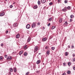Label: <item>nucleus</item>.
Instances as JSON below:
<instances>
[{"mask_svg":"<svg viewBox=\"0 0 75 75\" xmlns=\"http://www.w3.org/2000/svg\"><path fill=\"white\" fill-rule=\"evenodd\" d=\"M38 50V46H35L34 48V52H37Z\"/></svg>","mask_w":75,"mask_h":75,"instance_id":"f257e3e1","label":"nucleus"},{"mask_svg":"<svg viewBox=\"0 0 75 75\" xmlns=\"http://www.w3.org/2000/svg\"><path fill=\"white\" fill-rule=\"evenodd\" d=\"M67 7H65L64 8V9H63L62 10V11H64V12H65L67 11Z\"/></svg>","mask_w":75,"mask_h":75,"instance_id":"f03ea898","label":"nucleus"},{"mask_svg":"<svg viewBox=\"0 0 75 75\" xmlns=\"http://www.w3.org/2000/svg\"><path fill=\"white\" fill-rule=\"evenodd\" d=\"M36 26V25L35 24V23H33V25H32V28H34V27H35Z\"/></svg>","mask_w":75,"mask_h":75,"instance_id":"7ed1b4c3","label":"nucleus"},{"mask_svg":"<svg viewBox=\"0 0 75 75\" xmlns=\"http://www.w3.org/2000/svg\"><path fill=\"white\" fill-rule=\"evenodd\" d=\"M7 60H11L12 59V57L11 56H8V58H7Z\"/></svg>","mask_w":75,"mask_h":75,"instance_id":"20e7f679","label":"nucleus"},{"mask_svg":"<svg viewBox=\"0 0 75 75\" xmlns=\"http://www.w3.org/2000/svg\"><path fill=\"white\" fill-rule=\"evenodd\" d=\"M5 15V13L4 12H2L0 14V16H4Z\"/></svg>","mask_w":75,"mask_h":75,"instance_id":"39448f33","label":"nucleus"},{"mask_svg":"<svg viewBox=\"0 0 75 75\" xmlns=\"http://www.w3.org/2000/svg\"><path fill=\"white\" fill-rule=\"evenodd\" d=\"M26 28H27L28 29H29L30 28V24H27L26 25Z\"/></svg>","mask_w":75,"mask_h":75,"instance_id":"423d86ee","label":"nucleus"},{"mask_svg":"<svg viewBox=\"0 0 75 75\" xmlns=\"http://www.w3.org/2000/svg\"><path fill=\"white\" fill-rule=\"evenodd\" d=\"M16 38H20V35L18 33L17 35H16Z\"/></svg>","mask_w":75,"mask_h":75,"instance_id":"0eeeda50","label":"nucleus"},{"mask_svg":"<svg viewBox=\"0 0 75 75\" xmlns=\"http://www.w3.org/2000/svg\"><path fill=\"white\" fill-rule=\"evenodd\" d=\"M28 48V47H27V45H25L24 47V49L25 50H27Z\"/></svg>","mask_w":75,"mask_h":75,"instance_id":"6e6552de","label":"nucleus"},{"mask_svg":"<svg viewBox=\"0 0 75 75\" xmlns=\"http://www.w3.org/2000/svg\"><path fill=\"white\" fill-rule=\"evenodd\" d=\"M50 53V50H48V51L46 52V54L47 55H49Z\"/></svg>","mask_w":75,"mask_h":75,"instance_id":"1a4fd4ad","label":"nucleus"},{"mask_svg":"<svg viewBox=\"0 0 75 75\" xmlns=\"http://www.w3.org/2000/svg\"><path fill=\"white\" fill-rule=\"evenodd\" d=\"M41 2L42 3H45L46 2V0H41Z\"/></svg>","mask_w":75,"mask_h":75,"instance_id":"9d476101","label":"nucleus"},{"mask_svg":"<svg viewBox=\"0 0 75 75\" xmlns=\"http://www.w3.org/2000/svg\"><path fill=\"white\" fill-rule=\"evenodd\" d=\"M41 62V61H40V60H38L36 62V64H40V63Z\"/></svg>","mask_w":75,"mask_h":75,"instance_id":"9b49d317","label":"nucleus"},{"mask_svg":"<svg viewBox=\"0 0 75 75\" xmlns=\"http://www.w3.org/2000/svg\"><path fill=\"white\" fill-rule=\"evenodd\" d=\"M31 38L29 37L28 40V42H29L30 41V40H31Z\"/></svg>","mask_w":75,"mask_h":75,"instance_id":"f8f14e48","label":"nucleus"},{"mask_svg":"<svg viewBox=\"0 0 75 75\" xmlns=\"http://www.w3.org/2000/svg\"><path fill=\"white\" fill-rule=\"evenodd\" d=\"M42 40H43V41H45L47 40V38H42Z\"/></svg>","mask_w":75,"mask_h":75,"instance_id":"ddd939ff","label":"nucleus"},{"mask_svg":"<svg viewBox=\"0 0 75 75\" xmlns=\"http://www.w3.org/2000/svg\"><path fill=\"white\" fill-rule=\"evenodd\" d=\"M37 7H38L37 6L35 5V6H34L33 8L34 9H36V8H37Z\"/></svg>","mask_w":75,"mask_h":75,"instance_id":"4468645a","label":"nucleus"},{"mask_svg":"<svg viewBox=\"0 0 75 75\" xmlns=\"http://www.w3.org/2000/svg\"><path fill=\"white\" fill-rule=\"evenodd\" d=\"M68 23H67V21H66L65 23H64V25H68Z\"/></svg>","mask_w":75,"mask_h":75,"instance_id":"2eb2a0df","label":"nucleus"},{"mask_svg":"<svg viewBox=\"0 0 75 75\" xmlns=\"http://www.w3.org/2000/svg\"><path fill=\"white\" fill-rule=\"evenodd\" d=\"M62 18H61L59 20V22L60 23H62Z\"/></svg>","mask_w":75,"mask_h":75,"instance_id":"dca6fc26","label":"nucleus"},{"mask_svg":"<svg viewBox=\"0 0 75 75\" xmlns=\"http://www.w3.org/2000/svg\"><path fill=\"white\" fill-rule=\"evenodd\" d=\"M23 53V51H21L19 52V55H21Z\"/></svg>","mask_w":75,"mask_h":75,"instance_id":"f3484780","label":"nucleus"},{"mask_svg":"<svg viewBox=\"0 0 75 75\" xmlns=\"http://www.w3.org/2000/svg\"><path fill=\"white\" fill-rule=\"evenodd\" d=\"M13 71L15 72L17 71V69H16V68H13Z\"/></svg>","mask_w":75,"mask_h":75,"instance_id":"a211bd4d","label":"nucleus"},{"mask_svg":"<svg viewBox=\"0 0 75 75\" xmlns=\"http://www.w3.org/2000/svg\"><path fill=\"white\" fill-rule=\"evenodd\" d=\"M74 16L73 15H71L70 16V18H74Z\"/></svg>","mask_w":75,"mask_h":75,"instance_id":"6ab92c4d","label":"nucleus"},{"mask_svg":"<svg viewBox=\"0 0 75 75\" xmlns=\"http://www.w3.org/2000/svg\"><path fill=\"white\" fill-rule=\"evenodd\" d=\"M9 70L11 72H13V68H10L9 69Z\"/></svg>","mask_w":75,"mask_h":75,"instance_id":"aec40b11","label":"nucleus"},{"mask_svg":"<svg viewBox=\"0 0 75 75\" xmlns=\"http://www.w3.org/2000/svg\"><path fill=\"white\" fill-rule=\"evenodd\" d=\"M67 10L68 9V10H70L71 9V7L70 6H68L67 8Z\"/></svg>","mask_w":75,"mask_h":75,"instance_id":"412c9836","label":"nucleus"},{"mask_svg":"<svg viewBox=\"0 0 75 75\" xmlns=\"http://www.w3.org/2000/svg\"><path fill=\"white\" fill-rule=\"evenodd\" d=\"M55 28V26H53L52 28V29L53 30V29H54Z\"/></svg>","mask_w":75,"mask_h":75,"instance_id":"4be33fe9","label":"nucleus"},{"mask_svg":"<svg viewBox=\"0 0 75 75\" xmlns=\"http://www.w3.org/2000/svg\"><path fill=\"white\" fill-rule=\"evenodd\" d=\"M49 48V47L48 46H46L45 47V49L46 50H48Z\"/></svg>","mask_w":75,"mask_h":75,"instance_id":"5701e85b","label":"nucleus"},{"mask_svg":"<svg viewBox=\"0 0 75 75\" xmlns=\"http://www.w3.org/2000/svg\"><path fill=\"white\" fill-rule=\"evenodd\" d=\"M38 5H40V4H41V3L40 2V1H38Z\"/></svg>","mask_w":75,"mask_h":75,"instance_id":"b1692460","label":"nucleus"},{"mask_svg":"<svg viewBox=\"0 0 75 75\" xmlns=\"http://www.w3.org/2000/svg\"><path fill=\"white\" fill-rule=\"evenodd\" d=\"M68 55V53L67 52H65V55L66 56H67Z\"/></svg>","mask_w":75,"mask_h":75,"instance_id":"393cba45","label":"nucleus"},{"mask_svg":"<svg viewBox=\"0 0 75 75\" xmlns=\"http://www.w3.org/2000/svg\"><path fill=\"white\" fill-rule=\"evenodd\" d=\"M24 56H26V55H27V53L26 52H25L24 53Z\"/></svg>","mask_w":75,"mask_h":75,"instance_id":"a878e982","label":"nucleus"},{"mask_svg":"<svg viewBox=\"0 0 75 75\" xmlns=\"http://www.w3.org/2000/svg\"><path fill=\"white\" fill-rule=\"evenodd\" d=\"M30 74V72H28L26 73L25 75H28V74Z\"/></svg>","mask_w":75,"mask_h":75,"instance_id":"bb28decb","label":"nucleus"},{"mask_svg":"<svg viewBox=\"0 0 75 75\" xmlns=\"http://www.w3.org/2000/svg\"><path fill=\"white\" fill-rule=\"evenodd\" d=\"M17 25H18V24L17 23L15 24V27H17Z\"/></svg>","mask_w":75,"mask_h":75,"instance_id":"cd10ccee","label":"nucleus"},{"mask_svg":"<svg viewBox=\"0 0 75 75\" xmlns=\"http://www.w3.org/2000/svg\"><path fill=\"white\" fill-rule=\"evenodd\" d=\"M52 19V18H50L49 19V21H51Z\"/></svg>","mask_w":75,"mask_h":75,"instance_id":"c85d7f7f","label":"nucleus"},{"mask_svg":"<svg viewBox=\"0 0 75 75\" xmlns=\"http://www.w3.org/2000/svg\"><path fill=\"white\" fill-rule=\"evenodd\" d=\"M70 72H70V71H67L68 74H70Z\"/></svg>","mask_w":75,"mask_h":75,"instance_id":"c756f323","label":"nucleus"},{"mask_svg":"<svg viewBox=\"0 0 75 75\" xmlns=\"http://www.w3.org/2000/svg\"><path fill=\"white\" fill-rule=\"evenodd\" d=\"M64 3H68V1H67V0H65L64 1Z\"/></svg>","mask_w":75,"mask_h":75,"instance_id":"7c9ffc66","label":"nucleus"},{"mask_svg":"<svg viewBox=\"0 0 75 75\" xmlns=\"http://www.w3.org/2000/svg\"><path fill=\"white\" fill-rule=\"evenodd\" d=\"M72 21H73V19H70V22H72Z\"/></svg>","mask_w":75,"mask_h":75,"instance_id":"2f4dec72","label":"nucleus"},{"mask_svg":"<svg viewBox=\"0 0 75 75\" xmlns=\"http://www.w3.org/2000/svg\"><path fill=\"white\" fill-rule=\"evenodd\" d=\"M1 47H3V45H4V44H3V43H2L1 45Z\"/></svg>","mask_w":75,"mask_h":75,"instance_id":"473e14b6","label":"nucleus"},{"mask_svg":"<svg viewBox=\"0 0 75 75\" xmlns=\"http://www.w3.org/2000/svg\"><path fill=\"white\" fill-rule=\"evenodd\" d=\"M52 50H54L55 49V47H52Z\"/></svg>","mask_w":75,"mask_h":75,"instance_id":"72a5a7b5","label":"nucleus"},{"mask_svg":"<svg viewBox=\"0 0 75 75\" xmlns=\"http://www.w3.org/2000/svg\"><path fill=\"white\" fill-rule=\"evenodd\" d=\"M66 74L65 72H64L63 74H62V75H66Z\"/></svg>","mask_w":75,"mask_h":75,"instance_id":"f704fd0d","label":"nucleus"},{"mask_svg":"<svg viewBox=\"0 0 75 75\" xmlns=\"http://www.w3.org/2000/svg\"><path fill=\"white\" fill-rule=\"evenodd\" d=\"M10 8H13V5H11L10 6Z\"/></svg>","mask_w":75,"mask_h":75,"instance_id":"c9c22d12","label":"nucleus"},{"mask_svg":"<svg viewBox=\"0 0 75 75\" xmlns=\"http://www.w3.org/2000/svg\"><path fill=\"white\" fill-rule=\"evenodd\" d=\"M50 24H50V23H49L48 24H47V26H48V27H49Z\"/></svg>","mask_w":75,"mask_h":75,"instance_id":"e433bc0d","label":"nucleus"},{"mask_svg":"<svg viewBox=\"0 0 75 75\" xmlns=\"http://www.w3.org/2000/svg\"><path fill=\"white\" fill-rule=\"evenodd\" d=\"M3 59V57L2 56H1L0 57V59Z\"/></svg>","mask_w":75,"mask_h":75,"instance_id":"4c0bfd02","label":"nucleus"},{"mask_svg":"<svg viewBox=\"0 0 75 75\" xmlns=\"http://www.w3.org/2000/svg\"><path fill=\"white\" fill-rule=\"evenodd\" d=\"M73 62H74V61H75V58L73 59Z\"/></svg>","mask_w":75,"mask_h":75,"instance_id":"58836bf2","label":"nucleus"},{"mask_svg":"<svg viewBox=\"0 0 75 75\" xmlns=\"http://www.w3.org/2000/svg\"><path fill=\"white\" fill-rule=\"evenodd\" d=\"M73 69L74 70H75V66L73 67Z\"/></svg>","mask_w":75,"mask_h":75,"instance_id":"ea45409f","label":"nucleus"},{"mask_svg":"<svg viewBox=\"0 0 75 75\" xmlns=\"http://www.w3.org/2000/svg\"><path fill=\"white\" fill-rule=\"evenodd\" d=\"M68 65H71V63H68Z\"/></svg>","mask_w":75,"mask_h":75,"instance_id":"a19ab883","label":"nucleus"},{"mask_svg":"<svg viewBox=\"0 0 75 75\" xmlns=\"http://www.w3.org/2000/svg\"><path fill=\"white\" fill-rule=\"evenodd\" d=\"M52 2H50L49 3V5H52Z\"/></svg>","mask_w":75,"mask_h":75,"instance_id":"79ce46f5","label":"nucleus"},{"mask_svg":"<svg viewBox=\"0 0 75 75\" xmlns=\"http://www.w3.org/2000/svg\"><path fill=\"white\" fill-rule=\"evenodd\" d=\"M7 55H5V58H7Z\"/></svg>","mask_w":75,"mask_h":75,"instance_id":"37998d69","label":"nucleus"},{"mask_svg":"<svg viewBox=\"0 0 75 75\" xmlns=\"http://www.w3.org/2000/svg\"><path fill=\"white\" fill-rule=\"evenodd\" d=\"M75 54H73L72 56L73 57H75Z\"/></svg>","mask_w":75,"mask_h":75,"instance_id":"c03bdc74","label":"nucleus"},{"mask_svg":"<svg viewBox=\"0 0 75 75\" xmlns=\"http://www.w3.org/2000/svg\"><path fill=\"white\" fill-rule=\"evenodd\" d=\"M63 65L64 66H65V63H63Z\"/></svg>","mask_w":75,"mask_h":75,"instance_id":"a18cd8bd","label":"nucleus"},{"mask_svg":"<svg viewBox=\"0 0 75 75\" xmlns=\"http://www.w3.org/2000/svg\"><path fill=\"white\" fill-rule=\"evenodd\" d=\"M71 48H74V45H72L71 46Z\"/></svg>","mask_w":75,"mask_h":75,"instance_id":"49530a36","label":"nucleus"},{"mask_svg":"<svg viewBox=\"0 0 75 75\" xmlns=\"http://www.w3.org/2000/svg\"><path fill=\"white\" fill-rule=\"evenodd\" d=\"M60 1H61V0H58V3H59V2H60Z\"/></svg>","mask_w":75,"mask_h":75,"instance_id":"de8ad7c7","label":"nucleus"},{"mask_svg":"<svg viewBox=\"0 0 75 75\" xmlns=\"http://www.w3.org/2000/svg\"><path fill=\"white\" fill-rule=\"evenodd\" d=\"M38 25H40V23H38Z\"/></svg>","mask_w":75,"mask_h":75,"instance_id":"09e8293b","label":"nucleus"},{"mask_svg":"<svg viewBox=\"0 0 75 75\" xmlns=\"http://www.w3.org/2000/svg\"><path fill=\"white\" fill-rule=\"evenodd\" d=\"M8 33V30H7L6 32V33Z\"/></svg>","mask_w":75,"mask_h":75,"instance_id":"8fccbe9b","label":"nucleus"},{"mask_svg":"<svg viewBox=\"0 0 75 75\" xmlns=\"http://www.w3.org/2000/svg\"><path fill=\"white\" fill-rule=\"evenodd\" d=\"M68 48H70V46L68 45Z\"/></svg>","mask_w":75,"mask_h":75,"instance_id":"3c124183","label":"nucleus"},{"mask_svg":"<svg viewBox=\"0 0 75 75\" xmlns=\"http://www.w3.org/2000/svg\"><path fill=\"white\" fill-rule=\"evenodd\" d=\"M43 29H44H44H45V28H44V27H43Z\"/></svg>","mask_w":75,"mask_h":75,"instance_id":"603ef678","label":"nucleus"},{"mask_svg":"<svg viewBox=\"0 0 75 75\" xmlns=\"http://www.w3.org/2000/svg\"><path fill=\"white\" fill-rule=\"evenodd\" d=\"M40 54H41V53H40L39 54V55H40Z\"/></svg>","mask_w":75,"mask_h":75,"instance_id":"864d4df0","label":"nucleus"},{"mask_svg":"<svg viewBox=\"0 0 75 75\" xmlns=\"http://www.w3.org/2000/svg\"><path fill=\"white\" fill-rule=\"evenodd\" d=\"M43 65H44V63H43Z\"/></svg>","mask_w":75,"mask_h":75,"instance_id":"5fc2aeb1","label":"nucleus"},{"mask_svg":"<svg viewBox=\"0 0 75 75\" xmlns=\"http://www.w3.org/2000/svg\"><path fill=\"white\" fill-rule=\"evenodd\" d=\"M5 0V1H7V0Z\"/></svg>","mask_w":75,"mask_h":75,"instance_id":"6e6d98bb","label":"nucleus"}]
</instances>
